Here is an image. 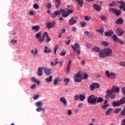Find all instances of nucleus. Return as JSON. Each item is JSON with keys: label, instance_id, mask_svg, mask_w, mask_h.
<instances>
[{"label": "nucleus", "instance_id": "obj_1", "mask_svg": "<svg viewBox=\"0 0 125 125\" xmlns=\"http://www.w3.org/2000/svg\"><path fill=\"white\" fill-rule=\"evenodd\" d=\"M44 40L45 41V42L46 43H48V42H49L51 41L50 37H49V36H48V33H47L46 32H44L42 34V38L39 40L40 42H44Z\"/></svg>", "mask_w": 125, "mask_h": 125}, {"label": "nucleus", "instance_id": "obj_2", "mask_svg": "<svg viewBox=\"0 0 125 125\" xmlns=\"http://www.w3.org/2000/svg\"><path fill=\"white\" fill-rule=\"evenodd\" d=\"M96 98L97 97L94 95H90L87 98V103L92 105H95L96 104Z\"/></svg>", "mask_w": 125, "mask_h": 125}, {"label": "nucleus", "instance_id": "obj_3", "mask_svg": "<svg viewBox=\"0 0 125 125\" xmlns=\"http://www.w3.org/2000/svg\"><path fill=\"white\" fill-rule=\"evenodd\" d=\"M71 48L73 49V51L74 52L77 51V54L78 56H80V54H81V50L80 49V44L79 43H76L74 44V45H71Z\"/></svg>", "mask_w": 125, "mask_h": 125}, {"label": "nucleus", "instance_id": "obj_4", "mask_svg": "<svg viewBox=\"0 0 125 125\" xmlns=\"http://www.w3.org/2000/svg\"><path fill=\"white\" fill-rule=\"evenodd\" d=\"M83 78H82V75H81L80 72H78L74 76V80L75 83H80L82 82Z\"/></svg>", "mask_w": 125, "mask_h": 125}, {"label": "nucleus", "instance_id": "obj_5", "mask_svg": "<svg viewBox=\"0 0 125 125\" xmlns=\"http://www.w3.org/2000/svg\"><path fill=\"white\" fill-rule=\"evenodd\" d=\"M103 52L105 54V57L112 56V50L109 48H105L103 50Z\"/></svg>", "mask_w": 125, "mask_h": 125}, {"label": "nucleus", "instance_id": "obj_6", "mask_svg": "<svg viewBox=\"0 0 125 125\" xmlns=\"http://www.w3.org/2000/svg\"><path fill=\"white\" fill-rule=\"evenodd\" d=\"M63 12H65V10L63 9H61L60 10H57L55 12H53V13L51 15V18H55L56 16L58 15H60L61 13H62Z\"/></svg>", "mask_w": 125, "mask_h": 125}, {"label": "nucleus", "instance_id": "obj_7", "mask_svg": "<svg viewBox=\"0 0 125 125\" xmlns=\"http://www.w3.org/2000/svg\"><path fill=\"white\" fill-rule=\"evenodd\" d=\"M105 75L109 79H115L116 78V73L110 72L109 70H106L105 72Z\"/></svg>", "mask_w": 125, "mask_h": 125}, {"label": "nucleus", "instance_id": "obj_8", "mask_svg": "<svg viewBox=\"0 0 125 125\" xmlns=\"http://www.w3.org/2000/svg\"><path fill=\"white\" fill-rule=\"evenodd\" d=\"M110 11H111L113 14H115L116 16H120L122 14V11L120 10H118L117 9H114L113 8H110L109 9Z\"/></svg>", "mask_w": 125, "mask_h": 125}, {"label": "nucleus", "instance_id": "obj_9", "mask_svg": "<svg viewBox=\"0 0 125 125\" xmlns=\"http://www.w3.org/2000/svg\"><path fill=\"white\" fill-rule=\"evenodd\" d=\"M111 39L114 41V42H118L120 44H124V42L119 38L116 34H113L111 37Z\"/></svg>", "mask_w": 125, "mask_h": 125}, {"label": "nucleus", "instance_id": "obj_10", "mask_svg": "<svg viewBox=\"0 0 125 125\" xmlns=\"http://www.w3.org/2000/svg\"><path fill=\"white\" fill-rule=\"evenodd\" d=\"M100 87V85L98 83H92L90 85V88L91 91L95 90V88H99Z\"/></svg>", "mask_w": 125, "mask_h": 125}, {"label": "nucleus", "instance_id": "obj_11", "mask_svg": "<svg viewBox=\"0 0 125 125\" xmlns=\"http://www.w3.org/2000/svg\"><path fill=\"white\" fill-rule=\"evenodd\" d=\"M69 25L70 26H72L74 25V24H76L77 22H78V18L76 17H72L69 21Z\"/></svg>", "mask_w": 125, "mask_h": 125}, {"label": "nucleus", "instance_id": "obj_12", "mask_svg": "<svg viewBox=\"0 0 125 125\" xmlns=\"http://www.w3.org/2000/svg\"><path fill=\"white\" fill-rule=\"evenodd\" d=\"M73 11L72 9H67V11L66 12V13H65V12H63L62 15V17H63L64 18H66V17H68V16H69V15H70V14H72V13H73Z\"/></svg>", "mask_w": 125, "mask_h": 125}, {"label": "nucleus", "instance_id": "obj_13", "mask_svg": "<svg viewBox=\"0 0 125 125\" xmlns=\"http://www.w3.org/2000/svg\"><path fill=\"white\" fill-rule=\"evenodd\" d=\"M56 23L55 21L53 22H47L46 23V27L47 29H51V28H53L54 26H55Z\"/></svg>", "mask_w": 125, "mask_h": 125}, {"label": "nucleus", "instance_id": "obj_14", "mask_svg": "<svg viewBox=\"0 0 125 125\" xmlns=\"http://www.w3.org/2000/svg\"><path fill=\"white\" fill-rule=\"evenodd\" d=\"M43 70L46 76H49L51 74V71L52 70L50 68H47L46 67H43Z\"/></svg>", "mask_w": 125, "mask_h": 125}, {"label": "nucleus", "instance_id": "obj_15", "mask_svg": "<svg viewBox=\"0 0 125 125\" xmlns=\"http://www.w3.org/2000/svg\"><path fill=\"white\" fill-rule=\"evenodd\" d=\"M116 31L117 34L119 37H122V36H123L125 33V31L122 28H117Z\"/></svg>", "mask_w": 125, "mask_h": 125}, {"label": "nucleus", "instance_id": "obj_16", "mask_svg": "<svg viewBox=\"0 0 125 125\" xmlns=\"http://www.w3.org/2000/svg\"><path fill=\"white\" fill-rule=\"evenodd\" d=\"M60 101L63 104L64 107H67V106H68V103L67 102V100L65 98H64V97L61 98Z\"/></svg>", "mask_w": 125, "mask_h": 125}, {"label": "nucleus", "instance_id": "obj_17", "mask_svg": "<svg viewBox=\"0 0 125 125\" xmlns=\"http://www.w3.org/2000/svg\"><path fill=\"white\" fill-rule=\"evenodd\" d=\"M68 63L67 64V68H66V73L67 74H69V72H70V70H71V64H72V61H71V60H70V59H68Z\"/></svg>", "mask_w": 125, "mask_h": 125}, {"label": "nucleus", "instance_id": "obj_18", "mask_svg": "<svg viewBox=\"0 0 125 125\" xmlns=\"http://www.w3.org/2000/svg\"><path fill=\"white\" fill-rule=\"evenodd\" d=\"M113 34H114V31H113V30H109L104 32V36L105 37H112Z\"/></svg>", "mask_w": 125, "mask_h": 125}, {"label": "nucleus", "instance_id": "obj_19", "mask_svg": "<svg viewBox=\"0 0 125 125\" xmlns=\"http://www.w3.org/2000/svg\"><path fill=\"white\" fill-rule=\"evenodd\" d=\"M112 93H113V90L112 89L111 90H107L106 95L105 96L106 99H109V97L112 95Z\"/></svg>", "mask_w": 125, "mask_h": 125}, {"label": "nucleus", "instance_id": "obj_20", "mask_svg": "<svg viewBox=\"0 0 125 125\" xmlns=\"http://www.w3.org/2000/svg\"><path fill=\"white\" fill-rule=\"evenodd\" d=\"M55 1V6L56 8H58L61 6V0H54Z\"/></svg>", "mask_w": 125, "mask_h": 125}, {"label": "nucleus", "instance_id": "obj_21", "mask_svg": "<svg viewBox=\"0 0 125 125\" xmlns=\"http://www.w3.org/2000/svg\"><path fill=\"white\" fill-rule=\"evenodd\" d=\"M93 7L96 11H100V10H101V6L99 5L98 4H94L93 5Z\"/></svg>", "mask_w": 125, "mask_h": 125}, {"label": "nucleus", "instance_id": "obj_22", "mask_svg": "<svg viewBox=\"0 0 125 125\" xmlns=\"http://www.w3.org/2000/svg\"><path fill=\"white\" fill-rule=\"evenodd\" d=\"M112 89L113 93H119L120 92V88L117 87V86H113Z\"/></svg>", "mask_w": 125, "mask_h": 125}, {"label": "nucleus", "instance_id": "obj_23", "mask_svg": "<svg viewBox=\"0 0 125 125\" xmlns=\"http://www.w3.org/2000/svg\"><path fill=\"white\" fill-rule=\"evenodd\" d=\"M112 105L113 107H120V106H121V104L120 103L119 101H117L116 102H112Z\"/></svg>", "mask_w": 125, "mask_h": 125}, {"label": "nucleus", "instance_id": "obj_24", "mask_svg": "<svg viewBox=\"0 0 125 125\" xmlns=\"http://www.w3.org/2000/svg\"><path fill=\"white\" fill-rule=\"evenodd\" d=\"M43 67H39L38 70L37 72L38 76H42V70H43Z\"/></svg>", "mask_w": 125, "mask_h": 125}, {"label": "nucleus", "instance_id": "obj_25", "mask_svg": "<svg viewBox=\"0 0 125 125\" xmlns=\"http://www.w3.org/2000/svg\"><path fill=\"white\" fill-rule=\"evenodd\" d=\"M41 36H42L41 32H39L37 33L35 35V37L36 38V39H38V42H40V39L42 38V37Z\"/></svg>", "mask_w": 125, "mask_h": 125}, {"label": "nucleus", "instance_id": "obj_26", "mask_svg": "<svg viewBox=\"0 0 125 125\" xmlns=\"http://www.w3.org/2000/svg\"><path fill=\"white\" fill-rule=\"evenodd\" d=\"M103 101H104V99H103V98H101V97L97 98V97L96 99V103H97L98 104L99 103H101L103 102Z\"/></svg>", "mask_w": 125, "mask_h": 125}, {"label": "nucleus", "instance_id": "obj_27", "mask_svg": "<svg viewBox=\"0 0 125 125\" xmlns=\"http://www.w3.org/2000/svg\"><path fill=\"white\" fill-rule=\"evenodd\" d=\"M31 29L34 31H36V32H38L39 31L40 29H41V27H40V25H34L31 28Z\"/></svg>", "mask_w": 125, "mask_h": 125}, {"label": "nucleus", "instance_id": "obj_28", "mask_svg": "<svg viewBox=\"0 0 125 125\" xmlns=\"http://www.w3.org/2000/svg\"><path fill=\"white\" fill-rule=\"evenodd\" d=\"M31 81L33 82V83H38V84H40V83H41V81L38 80V79H36L35 77L31 78Z\"/></svg>", "mask_w": 125, "mask_h": 125}, {"label": "nucleus", "instance_id": "obj_29", "mask_svg": "<svg viewBox=\"0 0 125 125\" xmlns=\"http://www.w3.org/2000/svg\"><path fill=\"white\" fill-rule=\"evenodd\" d=\"M86 97H85V94H79V99L80 101H83L84 99H85Z\"/></svg>", "mask_w": 125, "mask_h": 125}, {"label": "nucleus", "instance_id": "obj_30", "mask_svg": "<svg viewBox=\"0 0 125 125\" xmlns=\"http://www.w3.org/2000/svg\"><path fill=\"white\" fill-rule=\"evenodd\" d=\"M52 51L50 49H48L47 46H46L44 48V53H51Z\"/></svg>", "mask_w": 125, "mask_h": 125}, {"label": "nucleus", "instance_id": "obj_31", "mask_svg": "<svg viewBox=\"0 0 125 125\" xmlns=\"http://www.w3.org/2000/svg\"><path fill=\"white\" fill-rule=\"evenodd\" d=\"M116 24H119L120 25L123 24L124 23V20L122 18H119L115 22Z\"/></svg>", "mask_w": 125, "mask_h": 125}, {"label": "nucleus", "instance_id": "obj_32", "mask_svg": "<svg viewBox=\"0 0 125 125\" xmlns=\"http://www.w3.org/2000/svg\"><path fill=\"white\" fill-rule=\"evenodd\" d=\"M119 101L121 105H124L125 103V97H122Z\"/></svg>", "mask_w": 125, "mask_h": 125}, {"label": "nucleus", "instance_id": "obj_33", "mask_svg": "<svg viewBox=\"0 0 125 125\" xmlns=\"http://www.w3.org/2000/svg\"><path fill=\"white\" fill-rule=\"evenodd\" d=\"M77 2H78L80 7H83V0H78Z\"/></svg>", "mask_w": 125, "mask_h": 125}, {"label": "nucleus", "instance_id": "obj_34", "mask_svg": "<svg viewBox=\"0 0 125 125\" xmlns=\"http://www.w3.org/2000/svg\"><path fill=\"white\" fill-rule=\"evenodd\" d=\"M37 112H41V111H42L43 113H45V109L41 107H39L36 108Z\"/></svg>", "mask_w": 125, "mask_h": 125}, {"label": "nucleus", "instance_id": "obj_35", "mask_svg": "<svg viewBox=\"0 0 125 125\" xmlns=\"http://www.w3.org/2000/svg\"><path fill=\"white\" fill-rule=\"evenodd\" d=\"M46 82L48 83H51L52 82V76H50L49 78H47L45 79Z\"/></svg>", "mask_w": 125, "mask_h": 125}, {"label": "nucleus", "instance_id": "obj_36", "mask_svg": "<svg viewBox=\"0 0 125 125\" xmlns=\"http://www.w3.org/2000/svg\"><path fill=\"white\" fill-rule=\"evenodd\" d=\"M99 57H100V58H104V57H106V56H105V54H104V52H103V51H101L100 52Z\"/></svg>", "mask_w": 125, "mask_h": 125}, {"label": "nucleus", "instance_id": "obj_37", "mask_svg": "<svg viewBox=\"0 0 125 125\" xmlns=\"http://www.w3.org/2000/svg\"><path fill=\"white\" fill-rule=\"evenodd\" d=\"M35 51H34L33 49H31V53L33 55H37V54H38V50L37 49V48H35Z\"/></svg>", "mask_w": 125, "mask_h": 125}, {"label": "nucleus", "instance_id": "obj_38", "mask_svg": "<svg viewBox=\"0 0 125 125\" xmlns=\"http://www.w3.org/2000/svg\"><path fill=\"white\" fill-rule=\"evenodd\" d=\"M113 111V108H109L105 112V115L108 116V115H111V113Z\"/></svg>", "mask_w": 125, "mask_h": 125}, {"label": "nucleus", "instance_id": "obj_39", "mask_svg": "<svg viewBox=\"0 0 125 125\" xmlns=\"http://www.w3.org/2000/svg\"><path fill=\"white\" fill-rule=\"evenodd\" d=\"M109 107V104H103L102 105L101 108L103 110H106L107 107Z\"/></svg>", "mask_w": 125, "mask_h": 125}, {"label": "nucleus", "instance_id": "obj_40", "mask_svg": "<svg viewBox=\"0 0 125 125\" xmlns=\"http://www.w3.org/2000/svg\"><path fill=\"white\" fill-rule=\"evenodd\" d=\"M35 106L36 107H42V102H36L35 103Z\"/></svg>", "mask_w": 125, "mask_h": 125}, {"label": "nucleus", "instance_id": "obj_41", "mask_svg": "<svg viewBox=\"0 0 125 125\" xmlns=\"http://www.w3.org/2000/svg\"><path fill=\"white\" fill-rule=\"evenodd\" d=\"M93 51H96V52H99L100 51V48L98 47H94L92 48Z\"/></svg>", "mask_w": 125, "mask_h": 125}, {"label": "nucleus", "instance_id": "obj_42", "mask_svg": "<svg viewBox=\"0 0 125 125\" xmlns=\"http://www.w3.org/2000/svg\"><path fill=\"white\" fill-rule=\"evenodd\" d=\"M59 82H60V80L58 78H55L54 79V84L56 85V84H58Z\"/></svg>", "mask_w": 125, "mask_h": 125}, {"label": "nucleus", "instance_id": "obj_43", "mask_svg": "<svg viewBox=\"0 0 125 125\" xmlns=\"http://www.w3.org/2000/svg\"><path fill=\"white\" fill-rule=\"evenodd\" d=\"M64 82L66 85H68V83H70V79L69 78H66L64 79Z\"/></svg>", "mask_w": 125, "mask_h": 125}, {"label": "nucleus", "instance_id": "obj_44", "mask_svg": "<svg viewBox=\"0 0 125 125\" xmlns=\"http://www.w3.org/2000/svg\"><path fill=\"white\" fill-rule=\"evenodd\" d=\"M96 32H98V33H100V34H103L104 32V28H101L99 30H96Z\"/></svg>", "mask_w": 125, "mask_h": 125}, {"label": "nucleus", "instance_id": "obj_45", "mask_svg": "<svg viewBox=\"0 0 125 125\" xmlns=\"http://www.w3.org/2000/svg\"><path fill=\"white\" fill-rule=\"evenodd\" d=\"M120 116L121 117H125V108L122 110V111L120 113Z\"/></svg>", "mask_w": 125, "mask_h": 125}, {"label": "nucleus", "instance_id": "obj_46", "mask_svg": "<svg viewBox=\"0 0 125 125\" xmlns=\"http://www.w3.org/2000/svg\"><path fill=\"white\" fill-rule=\"evenodd\" d=\"M121 111H122V108H117V109L114 111V113H115V114H119V113H120V112H121Z\"/></svg>", "mask_w": 125, "mask_h": 125}, {"label": "nucleus", "instance_id": "obj_47", "mask_svg": "<svg viewBox=\"0 0 125 125\" xmlns=\"http://www.w3.org/2000/svg\"><path fill=\"white\" fill-rule=\"evenodd\" d=\"M102 44L104 46H108V45H109V43L107 42H106L105 41H103L102 42Z\"/></svg>", "mask_w": 125, "mask_h": 125}, {"label": "nucleus", "instance_id": "obj_48", "mask_svg": "<svg viewBox=\"0 0 125 125\" xmlns=\"http://www.w3.org/2000/svg\"><path fill=\"white\" fill-rule=\"evenodd\" d=\"M58 63H59V64H61V66H62L63 65V63H62V62H58V59H55V64H56V65H57V64H58Z\"/></svg>", "mask_w": 125, "mask_h": 125}, {"label": "nucleus", "instance_id": "obj_49", "mask_svg": "<svg viewBox=\"0 0 125 125\" xmlns=\"http://www.w3.org/2000/svg\"><path fill=\"white\" fill-rule=\"evenodd\" d=\"M74 100L75 101H78V100L80 99V95H76L74 97Z\"/></svg>", "mask_w": 125, "mask_h": 125}, {"label": "nucleus", "instance_id": "obj_50", "mask_svg": "<svg viewBox=\"0 0 125 125\" xmlns=\"http://www.w3.org/2000/svg\"><path fill=\"white\" fill-rule=\"evenodd\" d=\"M59 48V46H58V45H56L55 46L54 49V52L55 54H56V52L57 51V49H58V48Z\"/></svg>", "mask_w": 125, "mask_h": 125}, {"label": "nucleus", "instance_id": "obj_51", "mask_svg": "<svg viewBox=\"0 0 125 125\" xmlns=\"http://www.w3.org/2000/svg\"><path fill=\"white\" fill-rule=\"evenodd\" d=\"M101 19L102 21H106L107 20V17L104 16H101Z\"/></svg>", "mask_w": 125, "mask_h": 125}, {"label": "nucleus", "instance_id": "obj_52", "mask_svg": "<svg viewBox=\"0 0 125 125\" xmlns=\"http://www.w3.org/2000/svg\"><path fill=\"white\" fill-rule=\"evenodd\" d=\"M66 51H62L60 53V56H65L66 55Z\"/></svg>", "mask_w": 125, "mask_h": 125}, {"label": "nucleus", "instance_id": "obj_53", "mask_svg": "<svg viewBox=\"0 0 125 125\" xmlns=\"http://www.w3.org/2000/svg\"><path fill=\"white\" fill-rule=\"evenodd\" d=\"M39 7H40L39 6V5H38V4L37 3L34 4L33 5V8L35 9H39Z\"/></svg>", "mask_w": 125, "mask_h": 125}, {"label": "nucleus", "instance_id": "obj_54", "mask_svg": "<svg viewBox=\"0 0 125 125\" xmlns=\"http://www.w3.org/2000/svg\"><path fill=\"white\" fill-rule=\"evenodd\" d=\"M90 19H91V18H90V17H88L87 16H85L84 17V20L86 21H89V20H90Z\"/></svg>", "mask_w": 125, "mask_h": 125}, {"label": "nucleus", "instance_id": "obj_55", "mask_svg": "<svg viewBox=\"0 0 125 125\" xmlns=\"http://www.w3.org/2000/svg\"><path fill=\"white\" fill-rule=\"evenodd\" d=\"M80 25H81V27H82V28H83V27H84V26H85V25H86V23L81 21Z\"/></svg>", "mask_w": 125, "mask_h": 125}, {"label": "nucleus", "instance_id": "obj_56", "mask_svg": "<svg viewBox=\"0 0 125 125\" xmlns=\"http://www.w3.org/2000/svg\"><path fill=\"white\" fill-rule=\"evenodd\" d=\"M88 79V75L87 74H85L83 77V80H87Z\"/></svg>", "mask_w": 125, "mask_h": 125}, {"label": "nucleus", "instance_id": "obj_57", "mask_svg": "<svg viewBox=\"0 0 125 125\" xmlns=\"http://www.w3.org/2000/svg\"><path fill=\"white\" fill-rule=\"evenodd\" d=\"M11 42L12 44H15V43L17 42V40H14L13 39H12L11 40Z\"/></svg>", "mask_w": 125, "mask_h": 125}, {"label": "nucleus", "instance_id": "obj_58", "mask_svg": "<svg viewBox=\"0 0 125 125\" xmlns=\"http://www.w3.org/2000/svg\"><path fill=\"white\" fill-rule=\"evenodd\" d=\"M120 66H122V67H125V62H121L120 63Z\"/></svg>", "mask_w": 125, "mask_h": 125}, {"label": "nucleus", "instance_id": "obj_59", "mask_svg": "<svg viewBox=\"0 0 125 125\" xmlns=\"http://www.w3.org/2000/svg\"><path fill=\"white\" fill-rule=\"evenodd\" d=\"M46 8H48V9H50V8H51V3H48L47 5L46 6Z\"/></svg>", "mask_w": 125, "mask_h": 125}, {"label": "nucleus", "instance_id": "obj_60", "mask_svg": "<svg viewBox=\"0 0 125 125\" xmlns=\"http://www.w3.org/2000/svg\"><path fill=\"white\" fill-rule=\"evenodd\" d=\"M84 35H85V36H86L87 37H89V36L88 35H89V31H85L84 32Z\"/></svg>", "mask_w": 125, "mask_h": 125}, {"label": "nucleus", "instance_id": "obj_61", "mask_svg": "<svg viewBox=\"0 0 125 125\" xmlns=\"http://www.w3.org/2000/svg\"><path fill=\"white\" fill-rule=\"evenodd\" d=\"M115 5H116V3L114 1H112V2L109 4V6L112 7L115 6Z\"/></svg>", "mask_w": 125, "mask_h": 125}, {"label": "nucleus", "instance_id": "obj_62", "mask_svg": "<svg viewBox=\"0 0 125 125\" xmlns=\"http://www.w3.org/2000/svg\"><path fill=\"white\" fill-rule=\"evenodd\" d=\"M39 96L38 95H34V97L33 98V99L34 100H37V99H38L39 98Z\"/></svg>", "mask_w": 125, "mask_h": 125}, {"label": "nucleus", "instance_id": "obj_63", "mask_svg": "<svg viewBox=\"0 0 125 125\" xmlns=\"http://www.w3.org/2000/svg\"><path fill=\"white\" fill-rule=\"evenodd\" d=\"M120 125H125V119L122 120V124Z\"/></svg>", "mask_w": 125, "mask_h": 125}, {"label": "nucleus", "instance_id": "obj_64", "mask_svg": "<svg viewBox=\"0 0 125 125\" xmlns=\"http://www.w3.org/2000/svg\"><path fill=\"white\" fill-rule=\"evenodd\" d=\"M122 93L125 95V87L122 88Z\"/></svg>", "mask_w": 125, "mask_h": 125}]
</instances>
